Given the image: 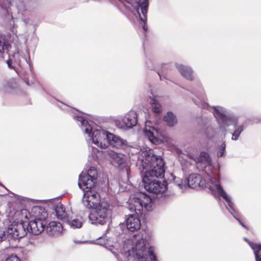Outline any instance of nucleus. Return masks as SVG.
Returning <instances> with one entry per match:
<instances>
[{"instance_id":"obj_1","label":"nucleus","mask_w":261,"mask_h":261,"mask_svg":"<svg viewBox=\"0 0 261 261\" xmlns=\"http://www.w3.org/2000/svg\"><path fill=\"white\" fill-rule=\"evenodd\" d=\"M97 181V171L90 167L87 173L82 172L79 176L78 186L84 191L82 203L87 208H95L101 203L99 194L95 191Z\"/></svg>"},{"instance_id":"obj_2","label":"nucleus","mask_w":261,"mask_h":261,"mask_svg":"<svg viewBox=\"0 0 261 261\" xmlns=\"http://www.w3.org/2000/svg\"><path fill=\"white\" fill-rule=\"evenodd\" d=\"M164 165L163 158L154 154L152 150L143 152L137 163L142 176L156 178L164 177Z\"/></svg>"},{"instance_id":"obj_3","label":"nucleus","mask_w":261,"mask_h":261,"mask_svg":"<svg viewBox=\"0 0 261 261\" xmlns=\"http://www.w3.org/2000/svg\"><path fill=\"white\" fill-rule=\"evenodd\" d=\"M153 199L148 195L142 193L139 197L130 198L128 201V208L131 212H135V215L131 214L126 220V226L132 232L138 231L141 226L139 216L142 215L143 209L149 211L153 207Z\"/></svg>"},{"instance_id":"obj_4","label":"nucleus","mask_w":261,"mask_h":261,"mask_svg":"<svg viewBox=\"0 0 261 261\" xmlns=\"http://www.w3.org/2000/svg\"><path fill=\"white\" fill-rule=\"evenodd\" d=\"M63 107L60 106L62 109L66 110L68 108L73 110V108H69L64 103H61ZM75 111L79 112L77 110ZM79 114L73 116V119L77 122H79V125L81 127L84 133L87 134L90 137L93 143L100 148H105L107 147V139H108L109 132L107 130L96 129L92 132V128L91 124L82 116L83 113L78 112Z\"/></svg>"},{"instance_id":"obj_5","label":"nucleus","mask_w":261,"mask_h":261,"mask_svg":"<svg viewBox=\"0 0 261 261\" xmlns=\"http://www.w3.org/2000/svg\"><path fill=\"white\" fill-rule=\"evenodd\" d=\"M207 187H208V189L211 191V193L214 196H221L225 200L227 204V208L231 214L242 227L248 229L247 226L242 222L240 219L236 217L237 212L233 206L234 203L231 201V197L226 194L220 185L219 176L211 177L210 179V183L208 184Z\"/></svg>"},{"instance_id":"obj_6","label":"nucleus","mask_w":261,"mask_h":261,"mask_svg":"<svg viewBox=\"0 0 261 261\" xmlns=\"http://www.w3.org/2000/svg\"><path fill=\"white\" fill-rule=\"evenodd\" d=\"M149 244L146 239L142 237L137 240L132 248V250L128 251V256H131V253L133 254L135 260L137 261H147V253L149 256L150 261H158L151 247H148Z\"/></svg>"},{"instance_id":"obj_7","label":"nucleus","mask_w":261,"mask_h":261,"mask_svg":"<svg viewBox=\"0 0 261 261\" xmlns=\"http://www.w3.org/2000/svg\"><path fill=\"white\" fill-rule=\"evenodd\" d=\"M111 214L112 210L110 205L107 203L102 202L91 211L89 219L92 224L103 225L109 221Z\"/></svg>"},{"instance_id":"obj_8","label":"nucleus","mask_w":261,"mask_h":261,"mask_svg":"<svg viewBox=\"0 0 261 261\" xmlns=\"http://www.w3.org/2000/svg\"><path fill=\"white\" fill-rule=\"evenodd\" d=\"M126 10L137 14L139 17H147L149 5L148 0L138 2L135 0H118Z\"/></svg>"},{"instance_id":"obj_9","label":"nucleus","mask_w":261,"mask_h":261,"mask_svg":"<svg viewBox=\"0 0 261 261\" xmlns=\"http://www.w3.org/2000/svg\"><path fill=\"white\" fill-rule=\"evenodd\" d=\"M142 185L149 193L159 194L165 192L167 189V182L161 181L156 178L142 176Z\"/></svg>"},{"instance_id":"obj_10","label":"nucleus","mask_w":261,"mask_h":261,"mask_svg":"<svg viewBox=\"0 0 261 261\" xmlns=\"http://www.w3.org/2000/svg\"><path fill=\"white\" fill-rule=\"evenodd\" d=\"M213 108L214 115L219 124V129L225 128L233 123V118L225 108L221 106H214Z\"/></svg>"},{"instance_id":"obj_11","label":"nucleus","mask_w":261,"mask_h":261,"mask_svg":"<svg viewBox=\"0 0 261 261\" xmlns=\"http://www.w3.org/2000/svg\"><path fill=\"white\" fill-rule=\"evenodd\" d=\"M194 97L192 98L193 102L199 107L202 109H208V104L205 101L206 95L203 88L200 84L198 85L195 87L192 88V92Z\"/></svg>"},{"instance_id":"obj_12","label":"nucleus","mask_w":261,"mask_h":261,"mask_svg":"<svg viewBox=\"0 0 261 261\" xmlns=\"http://www.w3.org/2000/svg\"><path fill=\"white\" fill-rule=\"evenodd\" d=\"M28 232L27 225L25 223L17 222L13 223L9 227L8 233L13 238L18 239L24 237Z\"/></svg>"},{"instance_id":"obj_13","label":"nucleus","mask_w":261,"mask_h":261,"mask_svg":"<svg viewBox=\"0 0 261 261\" xmlns=\"http://www.w3.org/2000/svg\"><path fill=\"white\" fill-rule=\"evenodd\" d=\"M148 124L146 123L144 128V134L148 138L149 141L154 144H159L161 143V140L159 139V131L157 127L154 125H150V122Z\"/></svg>"},{"instance_id":"obj_14","label":"nucleus","mask_w":261,"mask_h":261,"mask_svg":"<svg viewBox=\"0 0 261 261\" xmlns=\"http://www.w3.org/2000/svg\"><path fill=\"white\" fill-rule=\"evenodd\" d=\"M26 225L28 232L34 235H38L44 230L46 224L40 220H32Z\"/></svg>"},{"instance_id":"obj_15","label":"nucleus","mask_w":261,"mask_h":261,"mask_svg":"<svg viewBox=\"0 0 261 261\" xmlns=\"http://www.w3.org/2000/svg\"><path fill=\"white\" fill-rule=\"evenodd\" d=\"M122 124L119 125L121 128H131L137 123V114L134 111H130L122 119Z\"/></svg>"},{"instance_id":"obj_16","label":"nucleus","mask_w":261,"mask_h":261,"mask_svg":"<svg viewBox=\"0 0 261 261\" xmlns=\"http://www.w3.org/2000/svg\"><path fill=\"white\" fill-rule=\"evenodd\" d=\"M108 144L116 148H122L126 145V141L118 136L109 133L107 139V147Z\"/></svg>"},{"instance_id":"obj_17","label":"nucleus","mask_w":261,"mask_h":261,"mask_svg":"<svg viewBox=\"0 0 261 261\" xmlns=\"http://www.w3.org/2000/svg\"><path fill=\"white\" fill-rule=\"evenodd\" d=\"M30 215L34 220L44 222L48 217V213L45 208L41 206H34L30 212Z\"/></svg>"},{"instance_id":"obj_18","label":"nucleus","mask_w":261,"mask_h":261,"mask_svg":"<svg viewBox=\"0 0 261 261\" xmlns=\"http://www.w3.org/2000/svg\"><path fill=\"white\" fill-rule=\"evenodd\" d=\"M110 155L112 159V163L115 165L118 166L120 169L123 170L125 169L127 174H128V168L126 166L125 158L121 154L115 152L110 153Z\"/></svg>"},{"instance_id":"obj_19","label":"nucleus","mask_w":261,"mask_h":261,"mask_svg":"<svg viewBox=\"0 0 261 261\" xmlns=\"http://www.w3.org/2000/svg\"><path fill=\"white\" fill-rule=\"evenodd\" d=\"M47 234L51 236L58 237L63 231V226L61 223L57 221L50 222L46 228Z\"/></svg>"},{"instance_id":"obj_20","label":"nucleus","mask_w":261,"mask_h":261,"mask_svg":"<svg viewBox=\"0 0 261 261\" xmlns=\"http://www.w3.org/2000/svg\"><path fill=\"white\" fill-rule=\"evenodd\" d=\"M187 182L188 186L193 189L202 187L204 184L201 176L196 173L191 174L189 176Z\"/></svg>"},{"instance_id":"obj_21","label":"nucleus","mask_w":261,"mask_h":261,"mask_svg":"<svg viewBox=\"0 0 261 261\" xmlns=\"http://www.w3.org/2000/svg\"><path fill=\"white\" fill-rule=\"evenodd\" d=\"M175 67L184 77L190 81L193 80V70L191 67L177 63L175 64Z\"/></svg>"},{"instance_id":"obj_22","label":"nucleus","mask_w":261,"mask_h":261,"mask_svg":"<svg viewBox=\"0 0 261 261\" xmlns=\"http://www.w3.org/2000/svg\"><path fill=\"white\" fill-rule=\"evenodd\" d=\"M53 209L54 210L56 216L58 219L65 221L68 218L67 214L65 211L64 206L61 203L53 205Z\"/></svg>"},{"instance_id":"obj_23","label":"nucleus","mask_w":261,"mask_h":261,"mask_svg":"<svg viewBox=\"0 0 261 261\" xmlns=\"http://www.w3.org/2000/svg\"><path fill=\"white\" fill-rule=\"evenodd\" d=\"M150 99L151 111L155 114L156 119H159L161 117L160 115L162 111V107L156 99L152 98Z\"/></svg>"},{"instance_id":"obj_24","label":"nucleus","mask_w":261,"mask_h":261,"mask_svg":"<svg viewBox=\"0 0 261 261\" xmlns=\"http://www.w3.org/2000/svg\"><path fill=\"white\" fill-rule=\"evenodd\" d=\"M197 162L204 165L205 167L212 165V160L210 154L206 151H201L197 159Z\"/></svg>"},{"instance_id":"obj_25","label":"nucleus","mask_w":261,"mask_h":261,"mask_svg":"<svg viewBox=\"0 0 261 261\" xmlns=\"http://www.w3.org/2000/svg\"><path fill=\"white\" fill-rule=\"evenodd\" d=\"M170 66L169 64H164L162 66L161 70L158 71L157 73L161 80H163V79L169 80V74L171 71Z\"/></svg>"},{"instance_id":"obj_26","label":"nucleus","mask_w":261,"mask_h":261,"mask_svg":"<svg viewBox=\"0 0 261 261\" xmlns=\"http://www.w3.org/2000/svg\"><path fill=\"white\" fill-rule=\"evenodd\" d=\"M231 125H233L235 127L234 132L232 133L231 139L235 141L239 139L240 134L244 130V126L243 124L237 125V120L234 119H233V123Z\"/></svg>"},{"instance_id":"obj_27","label":"nucleus","mask_w":261,"mask_h":261,"mask_svg":"<svg viewBox=\"0 0 261 261\" xmlns=\"http://www.w3.org/2000/svg\"><path fill=\"white\" fill-rule=\"evenodd\" d=\"M64 222H66L73 229L81 228L83 223V219L81 217L70 219L67 218Z\"/></svg>"},{"instance_id":"obj_28","label":"nucleus","mask_w":261,"mask_h":261,"mask_svg":"<svg viewBox=\"0 0 261 261\" xmlns=\"http://www.w3.org/2000/svg\"><path fill=\"white\" fill-rule=\"evenodd\" d=\"M29 55V53L27 50H26L25 53L23 54V55L20 53L19 51H17V53L14 54L13 58L14 59L15 61L18 63L19 65H20L21 59L20 58H22L23 60L29 65L30 67L31 68V65L30 63V57H28L27 56Z\"/></svg>"},{"instance_id":"obj_29","label":"nucleus","mask_w":261,"mask_h":261,"mask_svg":"<svg viewBox=\"0 0 261 261\" xmlns=\"http://www.w3.org/2000/svg\"><path fill=\"white\" fill-rule=\"evenodd\" d=\"M0 7L2 8H4V6L2 3H0ZM10 48V45L8 42L3 37H0V56H2L5 51L7 53Z\"/></svg>"},{"instance_id":"obj_30","label":"nucleus","mask_w":261,"mask_h":261,"mask_svg":"<svg viewBox=\"0 0 261 261\" xmlns=\"http://www.w3.org/2000/svg\"><path fill=\"white\" fill-rule=\"evenodd\" d=\"M164 120L169 126H173L177 123L175 116L171 112H168L164 117Z\"/></svg>"},{"instance_id":"obj_31","label":"nucleus","mask_w":261,"mask_h":261,"mask_svg":"<svg viewBox=\"0 0 261 261\" xmlns=\"http://www.w3.org/2000/svg\"><path fill=\"white\" fill-rule=\"evenodd\" d=\"M218 128L212 125L208 126L205 130V135L207 139H212L216 137Z\"/></svg>"},{"instance_id":"obj_32","label":"nucleus","mask_w":261,"mask_h":261,"mask_svg":"<svg viewBox=\"0 0 261 261\" xmlns=\"http://www.w3.org/2000/svg\"><path fill=\"white\" fill-rule=\"evenodd\" d=\"M251 247L253 250L256 261H261V245L253 244Z\"/></svg>"},{"instance_id":"obj_33","label":"nucleus","mask_w":261,"mask_h":261,"mask_svg":"<svg viewBox=\"0 0 261 261\" xmlns=\"http://www.w3.org/2000/svg\"><path fill=\"white\" fill-rule=\"evenodd\" d=\"M226 146L225 142H223L220 145L217 146V156L218 158L223 157L225 155Z\"/></svg>"},{"instance_id":"obj_34","label":"nucleus","mask_w":261,"mask_h":261,"mask_svg":"<svg viewBox=\"0 0 261 261\" xmlns=\"http://www.w3.org/2000/svg\"><path fill=\"white\" fill-rule=\"evenodd\" d=\"M6 261H20L19 258L16 255H11L9 256L6 259Z\"/></svg>"},{"instance_id":"obj_35","label":"nucleus","mask_w":261,"mask_h":261,"mask_svg":"<svg viewBox=\"0 0 261 261\" xmlns=\"http://www.w3.org/2000/svg\"><path fill=\"white\" fill-rule=\"evenodd\" d=\"M17 7L18 10V11L20 12H22L25 10L24 4L20 1L18 2V3L17 5Z\"/></svg>"},{"instance_id":"obj_36","label":"nucleus","mask_w":261,"mask_h":261,"mask_svg":"<svg viewBox=\"0 0 261 261\" xmlns=\"http://www.w3.org/2000/svg\"><path fill=\"white\" fill-rule=\"evenodd\" d=\"M6 239L5 232L3 230H0V242L5 240Z\"/></svg>"},{"instance_id":"obj_37","label":"nucleus","mask_w":261,"mask_h":261,"mask_svg":"<svg viewBox=\"0 0 261 261\" xmlns=\"http://www.w3.org/2000/svg\"><path fill=\"white\" fill-rule=\"evenodd\" d=\"M97 243L100 245H105L106 244L105 240H104L102 238H99V240L97 241Z\"/></svg>"},{"instance_id":"obj_38","label":"nucleus","mask_w":261,"mask_h":261,"mask_svg":"<svg viewBox=\"0 0 261 261\" xmlns=\"http://www.w3.org/2000/svg\"><path fill=\"white\" fill-rule=\"evenodd\" d=\"M7 63L8 66L10 68H14V67L12 66V60L11 59H8L7 61Z\"/></svg>"},{"instance_id":"obj_39","label":"nucleus","mask_w":261,"mask_h":261,"mask_svg":"<svg viewBox=\"0 0 261 261\" xmlns=\"http://www.w3.org/2000/svg\"><path fill=\"white\" fill-rule=\"evenodd\" d=\"M23 80H24V81L25 82V83H26V84L28 85V86H30L32 84H33L32 82H31V83H30L29 79L27 77H24L23 78Z\"/></svg>"},{"instance_id":"obj_40","label":"nucleus","mask_w":261,"mask_h":261,"mask_svg":"<svg viewBox=\"0 0 261 261\" xmlns=\"http://www.w3.org/2000/svg\"><path fill=\"white\" fill-rule=\"evenodd\" d=\"M149 64H152V62H151V61H149V62H146V65H147V66L148 68H150V69H153V67H151V66H150L149 65Z\"/></svg>"},{"instance_id":"obj_41","label":"nucleus","mask_w":261,"mask_h":261,"mask_svg":"<svg viewBox=\"0 0 261 261\" xmlns=\"http://www.w3.org/2000/svg\"><path fill=\"white\" fill-rule=\"evenodd\" d=\"M178 186L181 189L185 187V185H184L182 182L181 184H178Z\"/></svg>"},{"instance_id":"obj_42","label":"nucleus","mask_w":261,"mask_h":261,"mask_svg":"<svg viewBox=\"0 0 261 261\" xmlns=\"http://www.w3.org/2000/svg\"><path fill=\"white\" fill-rule=\"evenodd\" d=\"M92 151L93 152H94V153H96V152H98L99 151L97 150V148H94L93 147H92Z\"/></svg>"},{"instance_id":"obj_43","label":"nucleus","mask_w":261,"mask_h":261,"mask_svg":"<svg viewBox=\"0 0 261 261\" xmlns=\"http://www.w3.org/2000/svg\"><path fill=\"white\" fill-rule=\"evenodd\" d=\"M0 186H2V187H3L4 188H5L7 191H8V189L4 185H3L2 184H1V182H0Z\"/></svg>"},{"instance_id":"obj_44","label":"nucleus","mask_w":261,"mask_h":261,"mask_svg":"<svg viewBox=\"0 0 261 261\" xmlns=\"http://www.w3.org/2000/svg\"><path fill=\"white\" fill-rule=\"evenodd\" d=\"M244 240L246 241H247V239L246 238H244Z\"/></svg>"}]
</instances>
